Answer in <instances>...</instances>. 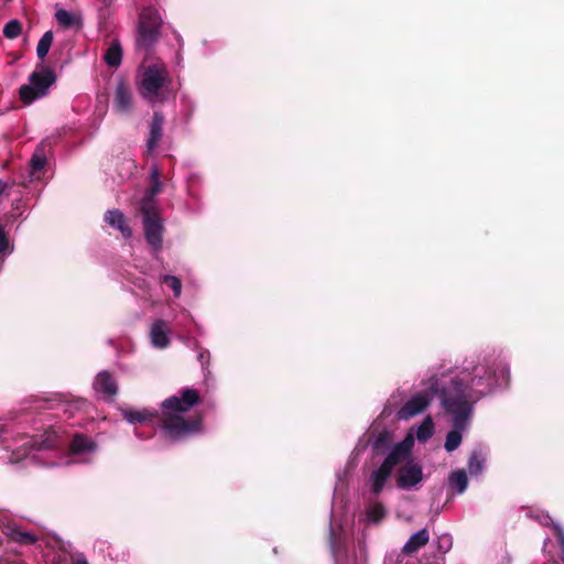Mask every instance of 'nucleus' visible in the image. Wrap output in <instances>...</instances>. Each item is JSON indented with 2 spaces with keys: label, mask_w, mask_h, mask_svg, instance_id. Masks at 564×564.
Here are the masks:
<instances>
[{
  "label": "nucleus",
  "mask_w": 564,
  "mask_h": 564,
  "mask_svg": "<svg viewBox=\"0 0 564 564\" xmlns=\"http://www.w3.org/2000/svg\"><path fill=\"white\" fill-rule=\"evenodd\" d=\"M510 381V364L502 350L496 348L465 357L431 377L429 390L438 400L444 417L453 427L444 444L448 453L462 444L476 404L508 389Z\"/></svg>",
  "instance_id": "1"
},
{
  "label": "nucleus",
  "mask_w": 564,
  "mask_h": 564,
  "mask_svg": "<svg viewBox=\"0 0 564 564\" xmlns=\"http://www.w3.org/2000/svg\"><path fill=\"white\" fill-rule=\"evenodd\" d=\"M414 438L411 434L398 442L379 466L375 467L367 480L369 492L379 496L394 473L395 487L402 491H417L424 484V468L412 455Z\"/></svg>",
  "instance_id": "2"
},
{
  "label": "nucleus",
  "mask_w": 564,
  "mask_h": 564,
  "mask_svg": "<svg viewBox=\"0 0 564 564\" xmlns=\"http://www.w3.org/2000/svg\"><path fill=\"white\" fill-rule=\"evenodd\" d=\"M62 446V441L55 431H45L41 435L24 437V442L15 448L10 455V463L22 464L23 467L30 465L57 467L75 463H86L87 459H79L78 456L90 455L96 452V443L87 436L75 435L70 442L69 455L56 459L57 449Z\"/></svg>",
  "instance_id": "3"
},
{
  "label": "nucleus",
  "mask_w": 564,
  "mask_h": 564,
  "mask_svg": "<svg viewBox=\"0 0 564 564\" xmlns=\"http://www.w3.org/2000/svg\"><path fill=\"white\" fill-rule=\"evenodd\" d=\"M199 401L198 391L192 387H185L161 403L160 423L166 437L178 442L202 431V417L199 415H187L189 410Z\"/></svg>",
  "instance_id": "4"
},
{
  "label": "nucleus",
  "mask_w": 564,
  "mask_h": 564,
  "mask_svg": "<svg viewBox=\"0 0 564 564\" xmlns=\"http://www.w3.org/2000/svg\"><path fill=\"white\" fill-rule=\"evenodd\" d=\"M171 82L164 64L154 63L139 69L138 87L140 95L151 104L162 102L165 99L163 89Z\"/></svg>",
  "instance_id": "5"
},
{
  "label": "nucleus",
  "mask_w": 564,
  "mask_h": 564,
  "mask_svg": "<svg viewBox=\"0 0 564 564\" xmlns=\"http://www.w3.org/2000/svg\"><path fill=\"white\" fill-rule=\"evenodd\" d=\"M56 75L53 69L39 64L34 72L29 76V83L20 87L19 95L25 105L45 97L51 86L55 83Z\"/></svg>",
  "instance_id": "6"
},
{
  "label": "nucleus",
  "mask_w": 564,
  "mask_h": 564,
  "mask_svg": "<svg viewBox=\"0 0 564 564\" xmlns=\"http://www.w3.org/2000/svg\"><path fill=\"white\" fill-rule=\"evenodd\" d=\"M162 18L154 7L144 8L139 17L137 46L145 51L154 46L161 35Z\"/></svg>",
  "instance_id": "7"
},
{
  "label": "nucleus",
  "mask_w": 564,
  "mask_h": 564,
  "mask_svg": "<svg viewBox=\"0 0 564 564\" xmlns=\"http://www.w3.org/2000/svg\"><path fill=\"white\" fill-rule=\"evenodd\" d=\"M452 366H441L440 368L435 369L426 379L425 381V391L424 392H417L413 394L398 411H397V419L406 421L413 416H416L421 414L431 402L432 398H436L435 395H432L431 391L429 390V382L433 375L436 372L443 370L444 368H451Z\"/></svg>",
  "instance_id": "8"
},
{
  "label": "nucleus",
  "mask_w": 564,
  "mask_h": 564,
  "mask_svg": "<svg viewBox=\"0 0 564 564\" xmlns=\"http://www.w3.org/2000/svg\"><path fill=\"white\" fill-rule=\"evenodd\" d=\"M47 144L41 142L34 150L26 170L20 175L19 184L28 187L34 181H41L47 164Z\"/></svg>",
  "instance_id": "9"
},
{
  "label": "nucleus",
  "mask_w": 564,
  "mask_h": 564,
  "mask_svg": "<svg viewBox=\"0 0 564 564\" xmlns=\"http://www.w3.org/2000/svg\"><path fill=\"white\" fill-rule=\"evenodd\" d=\"M134 108L135 101L131 87L124 80H119L112 95V111L120 117H130Z\"/></svg>",
  "instance_id": "10"
},
{
  "label": "nucleus",
  "mask_w": 564,
  "mask_h": 564,
  "mask_svg": "<svg viewBox=\"0 0 564 564\" xmlns=\"http://www.w3.org/2000/svg\"><path fill=\"white\" fill-rule=\"evenodd\" d=\"M397 443H392V433L383 430L377 434L369 433L362 435L357 444V448L369 446L373 457L387 456Z\"/></svg>",
  "instance_id": "11"
},
{
  "label": "nucleus",
  "mask_w": 564,
  "mask_h": 564,
  "mask_svg": "<svg viewBox=\"0 0 564 564\" xmlns=\"http://www.w3.org/2000/svg\"><path fill=\"white\" fill-rule=\"evenodd\" d=\"M15 542L21 545H32L37 541V536L32 532L22 530L17 523L0 516V545L3 540Z\"/></svg>",
  "instance_id": "12"
},
{
  "label": "nucleus",
  "mask_w": 564,
  "mask_h": 564,
  "mask_svg": "<svg viewBox=\"0 0 564 564\" xmlns=\"http://www.w3.org/2000/svg\"><path fill=\"white\" fill-rule=\"evenodd\" d=\"M346 531L341 523L337 528L335 527L334 513L332 512L329 520V545L336 564H341L343 558L346 556Z\"/></svg>",
  "instance_id": "13"
},
{
  "label": "nucleus",
  "mask_w": 564,
  "mask_h": 564,
  "mask_svg": "<svg viewBox=\"0 0 564 564\" xmlns=\"http://www.w3.org/2000/svg\"><path fill=\"white\" fill-rule=\"evenodd\" d=\"M143 231L147 243L154 256L162 251L164 225L160 218L143 219Z\"/></svg>",
  "instance_id": "14"
},
{
  "label": "nucleus",
  "mask_w": 564,
  "mask_h": 564,
  "mask_svg": "<svg viewBox=\"0 0 564 564\" xmlns=\"http://www.w3.org/2000/svg\"><path fill=\"white\" fill-rule=\"evenodd\" d=\"M163 126H164V116L155 111L151 121L149 122V131L145 139V148L148 156H154L156 150L160 145V142L163 138Z\"/></svg>",
  "instance_id": "15"
},
{
  "label": "nucleus",
  "mask_w": 564,
  "mask_h": 564,
  "mask_svg": "<svg viewBox=\"0 0 564 564\" xmlns=\"http://www.w3.org/2000/svg\"><path fill=\"white\" fill-rule=\"evenodd\" d=\"M171 327L169 323L162 318L152 322L149 330L151 345L156 349H165L171 344Z\"/></svg>",
  "instance_id": "16"
},
{
  "label": "nucleus",
  "mask_w": 564,
  "mask_h": 564,
  "mask_svg": "<svg viewBox=\"0 0 564 564\" xmlns=\"http://www.w3.org/2000/svg\"><path fill=\"white\" fill-rule=\"evenodd\" d=\"M93 388L105 399H112L118 392V384L110 372L102 370L95 377Z\"/></svg>",
  "instance_id": "17"
},
{
  "label": "nucleus",
  "mask_w": 564,
  "mask_h": 564,
  "mask_svg": "<svg viewBox=\"0 0 564 564\" xmlns=\"http://www.w3.org/2000/svg\"><path fill=\"white\" fill-rule=\"evenodd\" d=\"M528 514L531 518H535L543 525H549L550 523L553 524L554 533L560 543V560H554V557L551 555L549 556L553 564H564V529L558 523L553 522L549 514H545L543 512L538 513L535 516L532 512H529Z\"/></svg>",
  "instance_id": "18"
},
{
  "label": "nucleus",
  "mask_w": 564,
  "mask_h": 564,
  "mask_svg": "<svg viewBox=\"0 0 564 564\" xmlns=\"http://www.w3.org/2000/svg\"><path fill=\"white\" fill-rule=\"evenodd\" d=\"M104 220L111 228H115L118 231H120L124 238L131 237L132 230L127 223L124 214L121 210L117 208L107 210L105 213Z\"/></svg>",
  "instance_id": "19"
},
{
  "label": "nucleus",
  "mask_w": 564,
  "mask_h": 564,
  "mask_svg": "<svg viewBox=\"0 0 564 564\" xmlns=\"http://www.w3.org/2000/svg\"><path fill=\"white\" fill-rule=\"evenodd\" d=\"M429 541L430 533L426 528H423L409 538L402 547V553L405 555H412L416 553L421 547L425 546Z\"/></svg>",
  "instance_id": "20"
},
{
  "label": "nucleus",
  "mask_w": 564,
  "mask_h": 564,
  "mask_svg": "<svg viewBox=\"0 0 564 564\" xmlns=\"http://www.w3.org/2000/svg\"><path fill=\"white\" fill-rule=\"evenodd\" d=\"M487 453L486 451L478 446L475 447L468 458V471L471 477L480 476L486 467Z\"/></svg>",
  "instance_id": "21"
},
{
  "label": "nucleus",
  "mask_w": 564,
  "mask_h": 564,
  "mask_svg": "<svg viewBox=\"0 0 564 564\" xmlns=\"http://www.w3.org/2000/svg\"><path fill=\"white\" fill-rule=\"evenodd\" d=\"M447 482H448V488L455 495H463L468 487L467 473L464 469L453 470L448 475Z\"/></svg>",
  "instance_id": "22"
},
{
  "label": "nucleus",
  "mask_w": 564,
  "mask_h": 564,
  "mask_svg": "<svg viewBox=\"0 0 564 564\" xmlns=\"http://www.w3.org/2000/svg\"><path fill=\"white\" fill-rule=\"evenodd\" d=\"M55 19L57 23L66 29L75 28V29H82L83 26V19L80 14H75L72 11H68L66 9H57L55 12Z\"/></svg>",
  "instance_id": "23"
},
{
  "label": "nucleus",
  "mask_w": 564,
  "mask_h": 564,
  "mask_svg": "<svg viewBox=\"0 0 564 564\" xmlns=\"http://www.w3.org/2000/svg\"><path fill=\"white\" fill-rule=\"evenodd\" d=\"M104 62L112 68H118L122 62V46L118 39L110 42L104 54Z\"/></svg>",
  "instance_id": "24"
},
{
  "label": "nucleus",
  "mask_w": 564,
  "mask_h": 564,
  "mask_svg": "<svg viewBox=\"0 0 564 564\" xmlns=\"http://www.w3.org/2000/svg\"><path fill=\"white\" fill-rule=\"evenodd\" d=\"M163 187L164 183L161 180L159 165L156 163H152L149 173V186L144 194H148L149 197H156L163 191Z\"/></svg>",
  "instance_id": "25"
},
{
  "label": "nucleus",
  "mask_w": 564,
  "mask_h": 564,
  "mask_svg": "<svg viewBox=\"0 0 564 564\" xmlns=\"http://www.w3.org/2000/svg\"><path fill=\"white\" fill-rule=\"evenodd\" d=\"M124 420L130 424L152 422L156 413L148 409L144 410H124L122 412Z\"/></svg>",
  "instance_id": "26"
},
{
  "label": "nucleus",
  "mask_w": 564,
  "mask_h": 564,
  "mask_svg": "<svg viewBox=\"0 0 564 564\" xmlns=\"http://www.w3.org/2000/svg\"><path fill=\"white\" fill-rule=\"evenodd\" d=\"M158 282L161 286H166L167 289H170L173 293L174 299H178L181 296L183 284L181 279L177 278L176 275L167 273L160 274Z\"/></svg>",
  "instance_id": "27"
},
{
  "label": "nucleus",
  "mask_w": 564,
  "mask_h": 564,
  "mask_svg": "<svg viewBox=\"0 0 564 564\" xmlns=\"http://www.w3.org/2000/svg\"><path fill=\"white\" fill-rule=\"evenodd\" d=\"M434 434V422L430 415L423 419V421L415 429V437L420 443H426Z\"/></svg>",
  "instance_id": "28"
},
{
  "label": "nucleus",
  "mask_w": 564,
  "mask_h": 564,
  "mask_svg": "<svg viewBox=\"0 0 564 564\" xmlns=\"http://www.w3.org/2000/svg\"><path fill=\"white\" fill-rule=\"evenodd\" d=\"M140 212L142 214V220L148 218H160L155 197H149L148 194H144L140 202Z\"/></svg>",
  "instance_id": "29"
},
{
  "label": "nucleus",
  "mask_w": 564,
  "mask_h": 564,
  "mask_svg": "<svg viewBox=\"0 0 564 564\" xmlns=\"http://www.w3.org/2000/svg\"><path fill=\"white\" fill-rule=\"evenodd\" d=\"M386 508L381 502H372L366 508L365 520L368 523H379L386 517Z\"/></svg>",
  "instance_id": "30"
},
{
  "label": "nucleus",
  "mask_w": 564,
  "mask_h": 564,
  "mask_svg": "<svg viewBox=\"0 0 564 564\" xmlns=\"http://www.w3.org/2000/svg\"><path fill=\"white\" fill-rule=\"evenodd\" d=\"M53 40H54V33L53 31H46L42 37L40 39L39 43H37V47H36V55L40 59H44L48 52H50V48L52 46V43H53Z\"/></svg>",
  "instance_id": "31"
},
{
  "label": "nucleus",
  "mask_w": 564,
  "mask_h": 564,
  "mask_svg": "<svg viewBox=\"0 0 564 564\" xmlns=\"http://www.w3.org/2000/svg\"><path fill=\"white\" fill-rule=\"evenodd\" d=\"M22 25L19 20H10L3 28V35L9 40H13L21 34Z\"/></svg>",
  "instance_id": "32"
},
{
  "label": "nucleus",
  "mask_w": 564,
  "mask_h": 564,
  "mask_svg": "<svg viewBox=\"0 0 564 564\" xmlns=\"http://www.w3.org/2000/svg\"><path fill=\"white\" fill-rule=\"evenodd\" d=\"M181 105H182V110L184 112V116L186 117L187 120H189L196 109L195 100L191 96H188L186 94H182Z\"/></svg>",
  "instance_id": "33"
},
{
  "label": "nucleus",
  "mask_w": 564,
  "mask_h": 564,
  "mask_svg": "<svg viewBox=\"0 0 564 564\" xmlns=\"http://www.w3.org/2000/svg\"><path fill=\"white\" fill-rule=\"evenodd\" d=\"M436 549L438 552L445 554L453 546V538L449 533H442L435 540Z\"/></svg>",
  "instance_id": "34"
},
{
  "label": "nucleus",
  "mask_w": 564,
  "mask_h": 564,
  "mask_svg": "<svg viewBox=\"0 0 564 564\" xmlns=\"http://www.w3.org/2000/svg\"><path fill=\"white\" fill-rule=\"evenodd\" d=\"M197 360L202 366V370L205 377L209 375V365H210V352L206 348L198 347Z\"/></svg>",
  "instance_id": "35"
},
{
  "label": "nucleus",
  "mask_w": 564,
  "mask_h": 564,
  "mask_svg": "<svg viewBox=\"0 0 564 564\" xmlns=\"http://www.w3.org/2000/svg\"><path fill=\"white\" fill-rule=\"evenodd\" d=\"M347 474H348L347 470L338 471L336 474L337 484H336V487L334 489V494H336L338 490H340V487H344V480H345Z\"/></svg>",
  "instance_id": "36"
},
{
  "label": "nucleus",
  "mask_w": 564,
  "mask_h": 564,
  "mask_svg": "<svg viewBox=\"0 0 564 564\" xmlns=\"http://www.w3.org/2000/svg\"><path fill=\"white\" fill-rule=\"evenodd\" d=\"M135 286L144 292L149 290V283L144 279H139L138 282H135Z\"/></svg>",
  "instance_id": "37"
},
{
  "label": "nucleus",
  "mask_w": 564,
  "mask_h": 564,
  "mask_svg": "<svg viewBox=\"0 0 564 564\" xmlns=\"http://www.w3.org/2000/svg\"><path fill=\"white\" fill-rule=\"evenodd\" d=\"M6 433H7L6 429L3 427V425H1L0 426V442L6 441V436H4Z\"/></svg>",
  "instance_id": "38"
},
{
  "label": "nucleus",
  "mask_w": 564,
  "mask_h": 564,
  "mask_svg": "<svg viewBox=\"0 0 564 564\" xmlns=\"http://www.w3.org/2000/svg\"><path fill=\"white\" fill-rule=\"evenodd\" d=\"M6 183H3L2 181H0V194H2L6 189Z\"/></svg>",
  "instance_id": "39"
},
{
  "label": "nucleus",
  "mask_w": 564,
  "mask_h": 564,
  "mask_svg": "<svg viewBox=\"0 0 564 564\" xmlns=\"http://www.w3.org/2000/svg\"><path fill=\"white\" fill-rule=\"evenodd\" d=\"M75 564H88V562L85 558H78Z\"/></svg>",
  "instance_id": "40"
},
{
  "label": "nucleus",
  "mask_w": 564,
  "mask_h": 564,
  "mask_svg": "<svg viewBox=\"0 0 564 564\" xmlns=\"http://www.w3.org/2000/svg\"><path fill=\"white\" fill-rule=\"evenodd\" d=\"M550 541V539H545L544 541V545H543V552L546 553V545H547V542Z\"/></svg>",
  "instance_id": "41"
},
{
  "label": "nucleus",
  "mask_w": 564,
  "mask_h": 564,
  "mask_svg": "<svg viewBox=\"0 0 564 564\" xmlns=\"http://www.w3.org/2000/svg\"><path fill=\"white\" fill-rule=\"evenodd\" d=\"M195 325H196V328H197L198 334H200V335H202V334H203L202 327H200L198 324H195Z\"/></svg>",
  "instance_id": "42"
},
{
  "label": "nucleus",
  "mask_w": 564,
  "mask_h": 564,
  "mask_svg": "<svg viewBox=\"0 0 564 564\" xmlns=\"http://www.w3.org/2000/svg\"><path fill=\"white\" fill-rule=\"evenodd\" d=\"M178 338H180L182 341H184V343L187 340V338H186L185 336H183V335H181Z\"/></svg>",
  "instance_id": "43"
},
{
  "label": "nucleus",
  "mask_w": 564,
  "mask_h": 564,
  "mask_svg": "<svg viewBox=\"0 0 564 564\" xmlns=\"http://www.w3.org/2000/svg\"><path fill=\"white\" fill-rule=\"evenodd\" d=\"M166 182H167V184L173 185V183H172V177H166Z\"/></svg>",
  "instance_id": "44"
},
{
  "label": "nucleus",
  "mask_w": 564,
  "mask_h": 564,
  "mask_svg": "<svg viewBox=\"0 0 564 564\" xmlns=\"http://www.w3.org/2000/svg\"><path fill=\"white\" fill-rule=\"evenodd\" d=\"M134 433H135V436H138V437H140V438H142V437H143V436L138 432V430H135V432H134Z\"/></svg>",
  "instance_id": "45"
},
{
  "label": "nucleus",
  "mask_w": 564,
  "mask_h": 564,
  "mask_svg": "<svg viewBox=\"0 0 564 564\" xmlns=\"http://www.w3.org/2000/svg\"><path fill=\"white\" fill-rule=\"evenodd\" d=\"M187 317H188L191 321H193V316H191V314H189V313H187Z\"/></svg>",
  "instance_id": "46"
},
{
  "label": "nucleus",
  "mask_w": 564,
  "mask_h": 564,
  "mask_svg": "<svg viewBox=\"0 0 564 564\" xmlns=\"http://www.w3.org/2000/svg\"><path fill=\"white\" fill-rule=\"evenodd\" d=\"M112 0H105V2L110 3Z\"/></svg>",
  "instance_id": "47"
}]
</instances>
